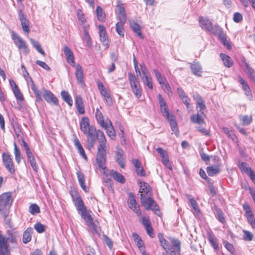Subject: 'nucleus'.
<instances>
[{"instance_id":"obj_50","label":"nucleus","mask_w":255,"mask_h":255,"mask_svg":"<svg viewBox=\"0 0 255 255\" xmlns=\"http://www.w3.org/2000/svg\"><path fill=\"white\" fill-rule=\"evenodd\" d=\"M160 111L163 116H165L167 120L174 117L173 115L169 114V110L167 106L160 108Z\"/></svg>"},{"instance_id":"obj_47","label":"nucleus","mask_w":255,"mask_h":255,"mask_svg":"<svg viewBox=\"0 0 255 255\" xmlns=\"http://www.w3.org/2000/svg\"><path fill=\"white\" fill-rule=\"evenodd\" d=\"M29 212L32 215L39 213L40 208L36 204H32L29 207Z\"/></svg>"},{"instance_id":"obj_23","label":"nucleus","mask_w":255,"mask_h":255,"mask_svg":"<svg viewBox=\"0 0 255 255\" xmlns=\"http://www.w3.org/2000/svg\"><path fill=\"white\" fill-rule=\"evenodd\" d=\"M132 163L135 168L136 173L140 176H144V171L141 166V162L137 159H133Z\"/></svg>"},{"instance_id":"obj_40","label":"nucleus","mask_w":255,"mask_h":255,"mask_svg":"<svg viewBox=\"0 0 255 255\" xmlns=\"http://www.w3.org/2000/svg\"><path fill=\"white\" fill-rule=\"evenodd\" d=\"M96 13L98 20L100 21H104L106 18V15L103 11V9L100 6H98L96 9Z\"/></svg>"},{"instance_id":"obj_13","label":"nucleus","mask_w":255,"mask_h":255,"mask_svg":"<svg viewBox=\"0 0 255 255\" xmlns=\"http://www.w3.org/2000/svg\"><path fill=\"white\" fill-rule=\"evenodd\" d=\"M99 36L100 37L101 41L105 46V48H107L109 47V42L105 28L103 25H99Z\"/></svg>"},{"instance_id":"obj_16","label":"nucleus","mask_w":255,"mask_h":255,"mask_svg":"<svg viewBox=\"0 0 255 255\" xmlns=\"http://www.w3.org/2000/svg\"><path fill=\"white\" fill-rule=\"evenodd\" d=\"M63 51L67 58V62L72 66H75L74 56L73 52L67 46H64Z\"/></svg>"},{"instance_id":"obj_59","label":"nucleus","mask_w":255,"mask_h":255,"mask_svg":"<svg viewBox=\"0 0 255 255\" xmlns=\"http://www.w3.org/2000/svg\"><path fill=\"white\" fill-rule=\"evenodd\" d=\"M142 224L145 228L151 226V224L149 218L147 217H143L142 218Z\"/></svg>"},{"instance_id":"obj_27","label":"nucleus","mask_w":255,"mask_h":255,"mask_svg":"<svg viewBox=\"0 0 255 255\" xmlns=\"http://www.w3.org/2000/svg\"><path fill=\"white\" fill-rule=\"evenodd\" d=\"M220 57L222 59L224 65L228 68L231 67L233 64L232 59L229 56L224 53L220 54Z\"/></svg>"},{"instance_id":"obj_62","label":"nucleus","mask_w":255,"mask_h":255,"mask_svg":"<svg viewBox=\"0 0 255 255\" xmlns=\"http://www.w3.org/2000/svg\"><path fill=\"white\" fill-rule=\"evenodd\" d=\"M36 63L47 71H49L50 70L49 66L43 61L38 60L36 61Z\"/></svg>"},{"instance_id":"obj_1","label":"nucleus","mask_w":255,"mask_h":255,"mask_svg":"<svg viewBox=\"0 0 255 255\" xmlns=\"http://www.w3.org/2000/svg\"><path fill=\"white\" fill-rule=\"evenodd\" d=\"M199 21L200 25L203 29L210 32L214 34H218L220 41L224 45L226 46L228 49L231 48V45L227 39L226 35L223 33L218 25L213 26L210 20L206 17H200Z\"/></svg>"},{"instance_id":"obj_44","label":"nucleus","mask_w":255,"mask_h":255,"mask_svg":"<svg viewBox=\"0 0 255 255\" xmlns=\"http://www.w3.org/2000/svg\"><path fill=\"white\" fill-rule=\"evenodd\" d=\"M222 129L224 133L233 140L235 141L237 139V137L232 130L226 127H223Z\"/></svg>"},{"instance_id":"obj_48","label":"nucleus","mask_w":255,"mask_h":255,"mask_svg":"<svg viewBox=\"0 0 255 255\" xmlns=\"http://www.w3.org/2000/svg\"><path fill=\"white\" fill-rule=\"evenodd\" d=\"M125 24L117 22L116 25V29L117 32L121 36H124V28Z\"/></svg>"},{"instance_id":"obj_29","label":"nucleus","mask_w":255,"mask_h":255,"mask_svg":"<svg viewBox=\"0 0 255 255\" xmlns=\"http://www.w3.org/2000/svg\"><path fill=\"white\" fill-rule=\"evenodd\" d=\"M220 172V166H211L207 168V172L210 176H213Z\"/></svg>"},{"instance_id":"obj_36","label":"nucleus","mask_w":255,"mask_h":255,"mask_svg":"<svg viewBox=\"0 0 255 255\" xmlns=\"http://www.w3.org/2000/svg\"><path fill=\"white\" fill-rule=\"evenodd\" d=\"M95 117L98 123L101 126H105L106 123L104 122L103 114L98 108L96 110Z\"/></svg>"},{"instance_id":"obj_43","label":"nucleus","mask_w":255,"mask_h":255,"mask_svg":"<svg viewBox=\"0 0 255 255\" xmlns=\"http://www.w3.org/2000/svg\"><path fill=\"white\" fill-rule=\"evenodd\" d=\"M14 154L15 155V161L18 164H19L21 159V153L19 148L15 142L14 143Z\"/></svg>"},{"instance_id":"obj_55","label":"nucleus","mask_w":255,"mask_h":255,"mask_svg":"<svg viewBox=\"0 0 255 255\" xmlns=\"http://www.w3.org/2000/svg\"><path fill=\"white\" fill-rule=\"evenodd\" d=\"M240 168L247 174L252 170L251 168L248 166V164L244 162L241 163Z\"/></svg>"},{"instance_id":"obj_19","label":"nucleus","mask_w":255,"mask_h":255,"mask_svg":"<svg viewBox=\"0 0 255 255\" xmlns=\"http://www.w3.org/2000/svg\"><path fill=\"white\" fill-rule=\"evenodd\" d=\"M80 129L84 134L87 133L89 130L91 128V126L89 125V120L87 117H84L82 118L80 123Z\"/></svg>"},{"instance_id":"obj_37","label":"nucleus","mask_w":255,"mask_h":255,"mask_svg":"<svg viewBox=\"0 0 255 255\" xmlns=\"http://www.w3.org/2000/svg\"><path fill=\"white\" fill-rule=\"evenodd\" d=\"M246 72L248 74L250 79L255 83V71L248 64H246Z\"/></svg>"},{"instance_id":"obj_2","label":"nucleus","mask_w":255,"mask_h":255,"mask_svg":"<svg viewBox=\"0 0 255 255\" xmlns=\"http://www.w3.org/2000/svg\"><path fill=\"white\" fill-rule=\"evenodd\" d=\"M72 199L77 211L80 212L82 218L84 219L87 225L92 229L95 233H98L99 229L94 223L93 219L90 215L89 211L87 210L86 207L84 206L81 198L77 195L75 196L72 195Z\"/></svg>"},{"instance_id":"obj_5","label":"nucleus","mask_w":255,"mask_h":255,"mask_svg":"<svg viewBox=\"0 0 255 255\" xmlns=\"http://www.w3.org/2000/svg\"><path fill=\"white\" fill-rule=\"evenodd\" d=\"M12 202V198L10 193L7 192L0 195V212L1 215L6 216Z\"/></svg>"},{"instance_id":"obj_25","label":"nucleus","mask_w":255,"mask_h":255,"mask_svg":"<svg viewBox=\"0 0 255 255\" xmlns=\"http://www.w3.org/2000/svg\"><path fill=\"white\" fill-rule=\"evenodd\" d=\"M76 174L77 175L78 181L80 186L85 192H87L88 190L85 185L84 174L83 173L80 171L77 172Z\"/></svg>"},{"instance_id":"obj_8","label":"nucleus","mask_w":255,"mask_h":255,"mask_svg":"<svg viewBox=\"0 0 255 255\" xmlns=\"http://www.w3.org/2000/svg\"><path fill=\"white\" fill-rule=\"evenodd\" d=\"M127 203L128 207L135 212L137 216L139 217L141 215V212L139 209L140 206L137 204L135 196L133 193H129L128 194Z\"/></svg>"},{"instance_id":"obj_9","label":"nucleus","mask_w":255,"mask_h":255,"mask_svg":"<svg viewBox=\"0 0 255 255\" xmlns=\"http://www.w3.org/2000/svg\"><path fill=\"white\" fill-rule=\"evenodd\" d=\"M12 38L18 49L23 50L24 54L27 55L29 53V50L26 42L20 36L14 33L12 34Z\"/></svg>"},{"instance_id":"obj_63","label":"nucleus","mask_w":255,"mask_h":255,"mask_svg":"<svg viewBox=\"0 0 255 255\" xmlns=\"http://www.w3.org/2000/svg\"><path fill=\"white\" fill-rule=\"evenodd\" d=\"M197 130L205 135H209V132L205 128L201 127V125L196 127Z\"/></svg>"},{"instance_id":"obj_6","label":"nucleus","mask_w":255,"mask_h":255,"mask_svg":"<svg viewBox=\"0 0 255 255\" xmlns=\"http://www.w3.org/2000/svg\"><path fill=\"white\" fill-rule=\"evenodd\" d=\"M140 200L142 206L147 210H151L156 214L158 215L157 212H159L158 206L156 202L150 197L147 198L143 194H140Z\"/></svg>"},{"instance_id":"obj_31","label":"nucleus","mask_w":255,"mask_h":255,"mask_svg":"<svg viewBox=\"0 0 255 255\" xmlns=\"http://www.w3.org/2000/svg\"><path fill=\"white\" fill-rule=\"evenodd\" d=\"M191 69L194 75L200 76L202 72V67L199 63H196L192 64L191 65Z\"/></svg>"},{"instance_id":"obj_18","label":"nucleus","mask_w":255,"mask_h":255,"mask_svg":"<svg viewBox=\"0 0 255 255\" xmlns=\"http://www.w3.org/2000/svg\"><path fill=\"white\" fill-rule=\"evenodd\" d=\"M18 15L23 30L28 33L29 32L28 20L26 19L25 15L21 10L19 11Z\"/></svg>"},{"instance_id":"obj_61","label":"nucleus","mask_w":255,"mask_h":255,"mask_svg":"<svg viewBox=\"0 0 255 255\" xmlns=\"http://www.w3.org/2000/svg\"><path fill=\"white\" fill-rule=\"evenodd\" d=\"M247 218L248 222L250 224L252 228H255V219L253 214L248 215Z\"/></svg>"},{"instance_id":"obj_20","label":"nucleus","mask_w":255,"mask_h":255,"mask_svg":"<svg viewBox=\"0 0 255 255\" xmlns=\"http://www.w3.org/2000/svg\"><path fill=\"white\" fill-rule=\"evenodd\" d=\"M202 115H204L203 112L198 113L196 115H193L191 117V121L196 124H198L200 125H202L205 124L204 118Z\"/></svg>"},{"instance_id":"obj_21","label":"nucleus","mask_w":255,"mask_h":255,"mask_svg":"<svg viewBox=\"0 0 255 255\" xmlns=\"http://www.w3.org/2000/svg\"><path fill=\"white\" fill-rule=\"evenodd\" d=\"M8 236L6 238V243L9 242V243L15 244L17 243V238L18 237V234L16 232L7 231Z\"/></svg>"},{"instance_id":"obj_49","label":"nucleus","mask_w":255,"mask_h":255,"mask_svg":"<svg viewBox=\"0 0 255 255\" xmlns=\"http://www.w3.org/2000/svg\"><path fill=\"white\" fill-rule=\"evenodd\" d=\"M77 15L78 20L80 21V24H84L86 23V19L84 14L80 9H78L77 12Z\"/></svg>"},{"instance_id":"obj_56","label":"nucleus","mask_w":255,"mask_h":255,"mask_svg":"<svg viewBox=\"0 0 255 255\" xmlns=\"http://www.w3.org/2000/svg\"><path fill=\"white\" fill-rule=\"evenodd\" d=\"M244 233V239L245 241H251L253 240V235L252 233L248 231H243Z\"/></svg>"},{"instance_id":"obj_7","label":"nucleus","mask_w":255,"mask_h":255,"mask_svg":"<svg viewBox=\"0 0 255 255\" xmlns=\"http://www.w3.org/2000/svg\"><path fill=\"white\" fill-rule=\"evenodd\" d=\"M128 76L132 91L136 98L139 99L142 93L140 84L133 74L128 73Z\"/></svg>"},{"instance_id":"obj_30","label":"nucleus","mask_w":255,"mask_h":255,"mask_svg":"<svg viewBox=\"0 0 255 255\" xmlns=\"http://www.w3.org/2000/svg\"><path fill=\"white\" fill-rule=\"evenodd\" d=\"M153 72L157 81L159 82L161 86L163 87V84L167 81L165 77L156 69H154Z\"/></svg>"},{"instance_id":"obj_58","label":"nucleus","mask_w":255,"mask_h":255,"mask_svg":"<svg viewBox=\"0 0 255 255\" xmlns=\"http://www.w3.org/2000/svg\"><path fill=\"white\" fill-rule=\"evenodd\" d=\"M223 245L227 250H228L231 253H233L235 249L232 244H231L227 241H224Z\"/></svg>"},{"instance_id":"obj_28","label":"nucleus","mask_w":255,"mask_h":255,"mask_svg":"<svg viewBox=\"0 0 255 255\" xmlns=\"http://www.w3.org/2000/svg\"><path fill=\"white\" fill-rule=\"evenodd\" d=\"M111 174L114 179L117 182L121 183H124L125 182V177L121 173L116 171L112 170Z\"/></svg>"},{"instance_id":"obj_45","label":"nucleus","mask_w":255,"mask_h":255,"mask_svg":"<svg viewBox=\"0 0 255 255\" xmlns=\"http://www.w3.org/2000/svg\"><path fill=\"white\" fill-rule=\"evenodd\" d=\"M150 191L151 188L147 183L143 182V184L140 186L139 192L141 193V194L145 195V196L147 195Z\"/></svg>"},{"instance_id":"obj_53","label":"nucleus","mask_w":255,"mask_h":255,"mask_svg":"<svg viewBox=\"0 0 255 255\" xmlns=\"http://www.w3.org/2000/svg\"><path fill=\"white\" fill-rule=\"evenodd\" d=\"M34 228L38 233H42L45 231V226L40 223H36Z\"/></svg>"},{"instance_id":"obj_15","label":"nucleus","mask_w":255,"mask_h":255,"mask_svg":"<svg viewBox=\"0 0 255 255\" xmlns=\"http://www.w3.org/2000/svg\"><path fill=\"white\" fill-rule=\"evenodd\" d=\"M115 159L121 168H125V159L124 157V151L122 148L117 147Z\"/></svg>"},{"instance_id":"obj_3","label":"nucleus","mask_w":255,"mask_h":255,"mask_svg":"<svg viewBox=\"0 0 255 255\" xmlns=\"http://www.w3.org/2000/svg\"><path fill=\"white\" fill-rule=\"evenodd\" d=\"M106 138L102 137L100 139V144L98 146V151L96 156V162L99 168L104 174H106L108 169L106 167Z\"/></svg>"},{"instance_id":"obj_4","label":"nucleus","mask_w":255,"mask_h":255,"mask_svg":"<svg viewBox=\"0 0 255 255\" xmlns=\"http://www.w3.org/2000/svg\"><path fill=\"white\" fill-rule=\"evenodd\" d=\"M85 134L87 135V143L89 149L94 147L97 139H98L100 144L101 138L103 137L106 138L103 131L100 130H97L93 126H91V128Z\"/></svg>"},{"instance_id":"obj_32","label":"nucleus","mask_w":255,"mask_h":255,"mask_svg":"<svg viewBox=\"0 0 255 255\" xmlns=\"http://www.w3.org/2000/svg\"><path fill=\"white\" fill-rule=\"evenodd\" d=\"M61 95L62 99L66 102L69 106H72L73 105V101L71 97L69 95L68 92L65 91H62L61 92Z\"/></svg>"},{"instance_id":"obj_51","label":"nucleus","mask_w":255,"mask_h":255,"mask_svg":"<svg viewBox=\"0 0 255 255\" xmlns=\"http://www.w3.org/2000/svg\"><path fill=\"white\" fill-rule=\"evenodd\" d=\"M12 91L17 100L20 101H22L23 100V96L20 92L19 88L13 90Z\"/></svg>"},{"instance_id":"obj_24","label":"nucleus","mask_w":255,"mask_h":255,"mask_svg":"<svg viewBox=\"0 0 255 255\" xmlns=\"http://www.w3.org/2000/svg\"><path fill=\"white\" fill-rule=\"evenodd\" d=\"M33 233V229L32 228H28L23 233L22 242L24 244L29 243L32 237Z\"/></svg>"},{"instance_id":"obj_33","label":"nucleus","mask_w":255,"mask_h":255,"mask_svg":"<svg viewBox=\"0 0 255 255\" xmlns=\"http://www.w3.org/2000/svg\"><path fill=\"white\" fill-rule=\"evenodd\" d=\"M132 236L137 247L139 249L144 248V243L139 235L135 233H132Z\"/></svg>"},{"instance_id":"obj_17","label":"nucleus","mask_w":255,"mask_h":255,"mask_svg":"<svg viewBox=\"0 0 255 255\" xmlns=\"http://www.w3.org/2000/svg\"><path fill=\"white\" fill-rule=\"evenodd\" d=\"M107 130L108 135L112 139H115L116 137V132L114 127L112 125L111 122L110 120L106 121L105 126H101Z\"/></svg>"},{"instance_id":"obj_35","label":"nucleus","mask_w":255,"mask_h":255,"mask_svg":"<svg viewBox=\"0 0 255 255\" xmlns=\"http://www.w3.org/2000/svg\"><path fill=\"white\" fill-rule=\"evenodd\" d=\"M168 120L170 122V124L172 130L176 136H178L179 134V130L177 127V123L174 119V117H173L171 118L168 119Z\"/></svg>"},{"instance_id":"obj_12","label":"nucleus","mask_w":255,"mask_h":255,"mask_svg":"<svg viewBox=\"0 0 255 255\" xmlns=\"http://www.w3.org/2000/svg\"><path fill=\"white\" fill-rule=\"evenodd\" d=\"M42 91L43 97L47 103H52L56 106L58 105V99L50 91L43 88Z\"/></svg>"},{"instance_id":"obj_39","label":"nucleus","mask_w":255,"mask_h":255,"mask_svg":"<svg viewBox=\"0 0 255 255\" xmlns=\"http://www.w3.org/2000/svg\"><path fill=\"white\" fill-rule=\"evenodd\" d=\"M141 79L144 85H146L149 89L152 90L153 89V85L152 82V78L150 75H145L144 77H141Z\"/></svg>"},{"instance_id":"obj_42","label":"nucleus","mask_w":255,"mask_h":255,"mask_svg":"<svg viewBox=\"0 0 255 255\" xmlns=\"http://www.w3.org/2000/svg\"><path fill=\"white\" fill-rule=\"evenodd\" d=\"M30 41L32 44V46L42 55H45V52L41 48L40 44L38 42L36 41L32 38L30 39Z\"/></svg>"},{"instance_id":"obj_34","label":"nucleus","mask_w":255,"mask_h":255,"mask_svg":"<svg viewBox=\"0 0 255 255\" xmlns=\"http://www.w3.org/2000/svg\"><path fill=\"white\" fill-rule=\"evenodd\" d=\"M239 119L240 121L242 122V125L243 126L249 125L253 121L252 116L249 115H241L239 117Z\"/></svg>"},{"instance_id":"obj_10","label":"nucleus","mask_w":255,"mask_h":255,"mask_svg":"<svg viewBox=\"0 0 255 255\" xmlns=\"http://www.w3.org/2000/svg\"><path fill=\"white\" fill-rule=\"evenodd\" d=\"M2 161L4 166L7 170L11 174L15 173L14 164L12 158L8 153L4 152L2 155Z\"/></svg>"},{"instance_id":"obj_52","label":"nucleus","mask_w":255,"mask_h":255,"mask_svg":"<svg viewBox=\"0 0 255 255\" xmlns=\"http://www.w3.org/2000/svg\"><path fill=\"white\" fill-rule=\"evenodd\" d=\"M238 78L239 82L242 85V89L244 91L250 89L249 86L244 79H243L240 76H238Z\"/></svg>"},{"instance_id":"obj_14","label":"nucleus","mask_w":255,"mask_h":255,"mask_svg":"<svg viewBox=\"0 0 255 255\" xmlns=\"http://www.w3.org/2000/svg\"><path fill=\"white\" fill-rule=\"evenodd\" d=\"M75 77L77 83L83 87L85 86V83L84 81V75L83 71L81 66L79 64L75 65Z\"/></svg>"},{"instance_id":"obj_60","label":"nucleus","mask_w":255,"mask_h":255,"mask_svg":"<svg viewBox=\"0 0 255 255\" xmlns=\"http://www.w3.org/2000/svg\"><path fill=\"white\" fill-rule=\"evenodd\" d=\"M119 20L118 23L125 24L127 21V15L126 12L119 13Z\"/></svg>"},{"instance_id":"obj_64","label":"nucleus","mask_w":255,"mask_h":255,"mask_svg":"<svg viewBox=\"0 0 255 255\" xmlns=\"http://www.w3.org/2000/svg\"><path fill=\"white\" fill-rule=\"evenodd\" d=\"M243 19L242 15L239 12H236L234 14L233 20L235 22H240Z\"/></svg>"},{"instance_id":"obj_26","label":"nucleus","mask_w":255,"mask_h":255,"mask_svg":"<svg viewBox=\"0 0 255 255\" xmlns=\"http://www.w3.org/2000/svg\"><path fill=\"white\" fill-rule=\"evenodd\" d=\"M74 143L75 147L77 148L79 154L85 159H87V157L86 154L85 153V151L80 142L79 139L75 137L74 139Z\"/></svg>"},{"instance_id":"obj_57","label":"nucleus","mask_w":255,"mask_h":255,"mask_svg":"<svg viewBox=\"0 0 255 255\" xmlns=\"http://www.w3.org/2000/svg\"><path fill=\"white\" fill-rule=\"evenodd\" d=\"M103 240L108 246V247L111 249L113 248V243L112 241L106 235L103 236Z\"/></svg>"},{"instance_id":"obj_41","label":"nucleus","mask_w":255,"mask_h":255,"mask_svg":"<svg viewBox=\"0 0 255 255\" xmlns=\"http://www.w3.org/2000/svg\"><path fill=\"white\" fill-rule=\"evenodd\" d=\"M158 238L160 243V245L165 250H167V249L169 248V244L168 242L164 239L163 235L161 233H159L158 235Z\"/></svg>"},{"instance_id":"obj_54","label":"nucleus","mask_w":255,"mask_h":255,"mask_svg":"<svg viewBox=\"0 0 255 255\" xmlns=\"http://www.w3.org/2000/svg\"><path fill=\"white\" fill-rule=\"evenodd\" d=\"M101 94L104 97L107 102H111L112 99L107 89H105L100 92Z\"/></svg>"},{"instance_id":"obj_38","label":"nucleus","mask_w":255,"mask_h":255,"mask_svg":"<svg viewBox=\"0 0 255 255\" xmlns=\"http://www.w3.org/2000/svg\"><path fill=\"white\" fill-rule=\"evenodd\" d=\"M208 240L215 250H219V246L217 242V239L213 234L210 233L208 234Z\"/></svg>"},{"instance_id":"obj_22","label":"nucleus","mask_w":255,"mask_h":255,"mask_svg":"<svg viewBox=\"0 0 255 255\" xmlns=\"http://www.w3.org/2000/svg\"><path fill=\"white\" fill-rule=\"evenodd\" d=\"M129 24L132 30L141 39L144 38L139 25L134 20H129Z\"/></svg>"},{"instance_id":"obj_11","label":"nucleus","mask_w":255,"mask_h":255,"mask_svg":"<svg viewBox=\"0 0 255 255\" xmlns=\"http://www.w3.org/2000/svg\"><path fill=\"white\" fill-rule=\"evenodd\" d=\"M171 243L172 246L167 249V251H169V255H180L181 251V243L180 242L176 239L172 238L171 239Z\"/></svg>"},{"instance_id":"obj_46","label":"nucleus","mask_w":255,"mask_h":255,"mask_svg":"<svg viewBox=\"0 0 255 255\" xmlns=\"http://www.w3.org/2000/svg\"><path fill=\"white\" fill-rule=\"evenodd\" d=\"M215 214L218 220L222 223H225V219L224 214L222 211L219 208H215Z\"/></svg>"}]
</instances>
